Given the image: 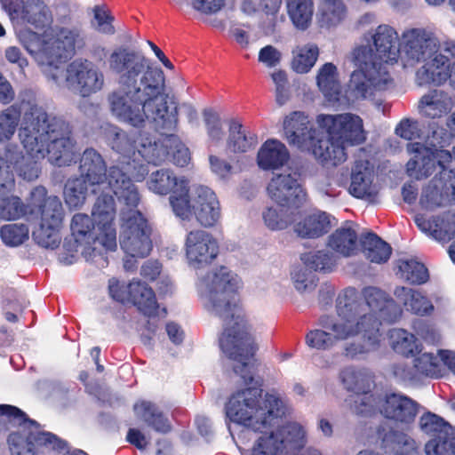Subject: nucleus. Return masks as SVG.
Returning <instances> with one entry per match:
<instances>
[{"instance_id": "c756f323", "label": "nucleus", "mask_w": 455, "mask_h": 455, "mask_svg": "<svg viewBox=\"0 0 455 455\" xmlns=\"http://www.w3.org/2000/svg\"><path fill=\"white\" fill-rule=\"evenodd\" d=\"M454 107L452 97L443 90H433L424 94L419 102V109L422 116L435 119L446 116Z\"/></svg>"}, {"instance_id": "4468645a", "label": "nucleus", "mask_w": 455, "mask_h": 455, "mask_svg": "<svg viewBox=\"0 0 455 455\" xmlns=\"http://www.w3.org/2000/svg\"><path fill=\"white\" fill-rule=\"evenodd\" d=\"M71 238L64 243V249L68 251L69 257H61L60 259L67 264H71L76 253L81 252L87 261H92L99 267H104L108 262L107 259L92 247L99 242L97 235L92 234L93 224L91 218L83 213L75 214L72 218Z\"/></svg>"}, {"instance_id": "5fc2aeb1", "label": "nucleus", "mask_w": 455, "mask_h": 455, "mask_svg": "<svg viewBox=\"0 0 455 455\" xmlns=\"http://www.w3.org/2000/svg\"><path fill=\"white\" fill-rule=\"evenodd\" d=\"M0 237L8 246H19L28 238V228L23 224H7L2 227Z\"/></svg>"}, {"instance_id": "f03ea898", "label": "nucleus", "mask_w": 455, "mask_h": 455, "mask_svg": "<svg viewBox=\"0 0 455 455\" xmlns=\"http://www.w3.org/2000/svg\"><path fill=\"white\" fill-rule=\"evenodd\" d=\"M362 294L364 302L355 301V289H347L338 298L337 315L321 316L320 328L307 333L306 344L310 348L329 350L339 341H345L343 354L352 359L378 350L382 323L395 321L401 311L377 287H365Z\"/></svg>"}, {"instance_id": "473e14b6", "label": "nucleus", "mask_w": 455, "mask_h": 455, "mask_svg": "<svg viewBox=\"0 0 455 455\" xmlns=\"http://www.w3.org/2000/svg\"><path fill=\"white\" fill-rule=\"evenodd\" d=\"M331 217L324 212L313 211L295 223L294 231L302 238H316L331 228Z\"/></svg>"}, {"instance_id": "09e8293b", "label": "nucleus", "mask_w": 455, "mask_h": 455, "mask_svg": "<svg viewBox=\"0 0 455 455\" xmlns=\"http://www.w3.org/2000/svg\"><path fill=\"white\" fill-rule=\"evenodd\" d=\"M391 347L397 353L408 355H414L421 351L417 338L403 329H392L388 332Z\"/></svg>"}, {"instance_id": "338daca9", "label": "nucleus", "mask_w": 455, "mask_h": 455, "mask_svg": "<svg viewBox=\"0 0 455 455\" xmlns=\"http://www.w3.org/2000/svg\"><path fill=\"white\" fill-rule=\"evenodd\" d=\"M395 133L408 140L419 138L420 135L419 123L411 119H403L395 128Z\"/></svg>"}, {"instance_id": "f3484780", "label": "nucleus", "mask_w": 455, "mask_h": 455, "mask_svg": "<svg viewBox=\"0 0 455 455\" xmlns=\"http://www.w3.org/2000/svg\"><path fill=\"white\" fill-rule=\"evenodd\" d=\"M316 121L332 140L346 147L359 145L366 140L363 120L355 114L319 115Z\"/></svg>"}, {"instance_id": "6ab92c4d", "label": "nucleus", "mask_w": 455, "mask_h": 455, "mask_svg": "<svg viewBox=\"0 0 455 455\" xmlns=\"http://www.w3.org/2000/svg\"><path fill=\"white\" fill-rule=\"evenodd\" d=\"M116 214L115 200L105 190L96 199L92 215L98 232L97 239L108 250H114L116 247Z\"/></svg>"}, {"instance_id": "49530a36", "label": "nucleus", "mask_w": 455, "mask_h": 455, "mask_svg": "<svg viewBox=\"0 0 455 455\" xmlns=\"http://www.w3.org/2000/svg\"><path fill=\"white\" fill-rule=\"evenodd\" d=\"M298 208L280 205L267 207L262 212L264 224L270 230H283L289 227L293 220V215Z\"/></svg>"}, {"instance_id": "393cba45", "label": "nucleus", "mask_w": 455, "mask_h": 455, "mask_svg": "<svg viewBox=\"0 0 455 455\" xmlns=\"http://www.w3.org/2000/svg\"><path fill=\"white\" fill-rule=\"evenodd\" d=\"M190 203L191 215L194 214L198 222L204 227H212L220 219V202L215 193L204 186L195 188L194 196Z\"/></svg>"}, {"instance_id": "1a4fd4ad", "label": "nucleus", "mask_w": 455, "mask_h": 455, "mask_svg": "<svg viewBox=\"0 0 455 455\" xmlns=\"http://www.w3.org/2000/svg\"><path fill=\"white\" fill-rule=\"evenodd\" d=\"M82 179L92 194L111 191L120 202L134 206L140 202L137 187L118 165H112L107 173L102 156L94 149H86L80 161Z\"/></svg>"}, {"instance_id": "f257e3e1", "label": "nucleus", "mask_w": 455, "mask_h": 455, "mask_svg": "<svg viewBox=\"0 0 455 455\" xmlns=\"http://www.w3.org/2000/svg\"><path fill=\"white\" fill-rule=\"evenodd\" d=\"M108 69L119 86L108 96L112 115L133 127L153 124L163 132L178 124V107L168 102L164 71L144 54L126 46L114 48L107 58Z\"/></svg>"}, {"instance_id": "72a5a7b5", "label": "nucleus", "mask_w": 455, "mask_h": 455, "mask_svg": "<svg viewBox=\"0 0 455 455\" xmlns=\"http://www.w3.org/2000/svg\"><path fill=\"white\" fill-rule=\"evenodd\" d=\"M289 157L290 155L285 145L277 140L270 139L260 147L257 162L263 170L277 169L284 165Z\"/></svg>"}, {"instance_id": "ea45409f", "label": "nucleus", "mask_w": 455, "mask_h": 455, "mask_svg": "<svg viewBox=\"0 0 455 455\" xmlns=\"http://www.w3.org/2000/svg\"><path fill=\"white\" fill-rule=\"evenodd\" d=\"M319 53V48L315 44L296 45L291 51V69L298 74L308 73L316 63Z\"/></svg>"}, {"instance_id": "b1692460", "label": "nucleus", "mask_w": 455, "mask_h": 455, "mask_svg": "<svg viewBox=\"0 0 455 455\" xmlns=\"http://www.w3.org/2000/svg\"><path fill=\"white\" fill-rule=\"evenodd\" d=\"M283 134L290 145L302 150H309L316 140V131L308 116L300 111H294L285 116Z\"/></svg>"}, {"instance_id": "774afa93", "label": "nucleus", "mask_w": 455, "mask_h": 455, "mask_svg": "<svg viewBox=\"0 0 455 455\" xmlns=\"http://www.w3.org/2000/svg\"><path fill=\"white\" fill-rule=\"evenodd\" d=\"M440 184L444 191L448 192L449 202L455 204V172L451 170H437Z\"/></svg>"}, {"instance_id": "2f4dec72", "label": "nucleus", "mask_w": 455, "mask_h": 455, "mask_svg": "<svg viewBox=\"0 0 455 455\" xmlns=\"http://www.w3.org/2000/svg\"><path fill=\"white\" fill-rule=\"evenodd\" d=\"M357 242L356 226L353 222H346L329 236L328 246L343 257H350L358 250Z\"/></svg>"}, {"instance_id": "c85d7f7f", "label": "nucleus", "mask_w": 455, "mask_h": 455, "mask_svg": "<svg viewBox=\"0 0 455 455\" xmlns=\"http://www.w3.org/2000/svg\"><path fill=\"white\" fill-rule=\"evenodd\" d=\"M441 362L455 375V353L450 350H441L439 356L430 352L419 355L413 361L415 373L437 378L442 375Z\"/></svg>"}, {"instance_id": "37998d69", "label": "nucleus", "mask_w": 455, "mask_h": 455, "mask_svg": "<svg viewBox=\"0 0 455 455\" xmlns=\"http://www.w3.org/2000/svg\"><path fill=\"white\" fill-rule=\"evenodd\" d=\"M396 275L411 283L421 284L428 280L427 267L415 258H401L396 261Z\"/></svg>"}, {"instance_id": "79ce46f5", "label": "nucleus", "mask_w": 455, "mask_h": 455, "mask_svg": "<svg viewBox=\"0 0 455 455\" xmlns=\"http://www.w3.org/2000/svg\"><path fill=\"white\" fill-rule=\"evenodd\" d=\"M448 203V192L444 191L443 185L440 184L439 175L436 172L435 178L423 189L419 205L426 212H434L438 208L446 206Z\"/></svg>"}, {"instance_id": "58836bf2", "label": "nucleus", "mask_w": 455, "mask_h": 455, "mask_svg": "<svg viewBox=\"0 0 455 455\" xmlns=\"http://www.w3.org/2000/svg\"><path fill=\"white\" fill-rule=\"evenodd\" d=\"M286 9L296 29L305 31L311 26L314 15L313 0H286Z\"/></svg>"}, {"instance_id": "4c0bfd02", "label": "nucleus", "mask_w": 455, "mask_h": 455, "mask_svg": "<svg viewBox=\"0 0 455 455\" xmlns=\"http://www.w3.org/2000/svg\"><path fill=\"white\" fill-rule=\"evenodd\" d=\"M257 137L236 121L229 124L227 148L234 153H246L257 145Z\"/></svg>"}, {"instance_id": "de8ad7c7", "label": "nucleus", "mask_w": 455, "mask_h": 455, "mask_svg": "<svg viewBox=\"0 0 455 455\" xmlns=\"http://www.w3.org/2000/svg\"><path fill=\"white\" fill-rule=\"evenodd\" d=\"M362 246L365 257L374 263H384L390 258V245L372 233L362 238Z\"/></svg>"}, {"instance_id": "423d86ee", "label": "nucleus", "mask_w": 455, "mask_h": 455, "mask_svg": "<svg viewBox=\"0 0 455 455\" xmlns=\"http://www.w3.org/2000/svg\"><path fill=\"white\" fill-rule=\"evenodd\" d=\"M19 136L32 159L45 157L56 165L69 164L74 159V144L68 126L56 119H49L43 108L33 105L25 112Z\"/></svg>"}, {"instance_id": "bb28decb", "label": "nucleus", "mask_w": 455, "mask_h": 455, "mask_svg": "<svg viewBox=\"0 0 455 455\" xmlns=\"http://www.w3.org/2000/svg\"><path fill=\"white\" fill-rule=\"evenodd\" d=\"M316 84L323 94L325 99L331 103H344L346 99L347 100H358L351 96L349 88L347 89V95L343 96L341 85L339 79V72L337 67L331 63L327 62L322 65L316 74Z\"/></svg>"}, {"instance_id": "412c9836", "label": "nucleus", "mask_w": 455, "mask_h": 455, "mask_svg": "<svg viewBox=\"0 0 455 455\" xmlns=\"http://www.w3.org/2000/svg\"><path fill=\"white\" fill-rule=\"evenodd\" d=\"M0 4L12 20L35 28H44L52 21L49 8L40 0H0Z\"/></svg>"}, {"instance_id": "5701e85b", "label": "nucleus", "mask_w": 455, "mask_h": 455, "mask_svg": "<svg viewBox=\"0 0 455 455\" xmlns=\"http://www.w3.org/2000/svg\"><path fill=\"white\" fill-rule=\"evenodd\" d=\"M349 193L359 199L373 202L378 196L379 186L376 182L373 164L367 159H357L351 171Z\"/></svg>"}, {"instance_id": "13d9d810", "label": "nucleus", "mask_w": 455, "mask_h": 455, "mask_svg": "<svg viewBox=\"0 0 455 455\" xmlns=\"http://www.w3.org/2000/svg\"><path fill=\"white\" fill-rule=\"evenodd\" d=\"M427 455H455V436L434 438L426 443Z\"/></svg>"}, {"instance_id": "bf43d9fd", "label": "nucleus", "mask_w": 455, "mask_h": 455, "mask_svg": "<svg viewBox=\"0 0 455 455\" xmlns=\"http://www.w3.org/2000/svg\"><path fill=\"white\" fill-rule=\"evenodd\" d=\"M20 114L14 108H8L0 115V141L9 140L15 132Z\"/></svg>"}, {"instance_id": "0eeeda50", "label": "nucleus", "mask_w": 455, "mask_h": 455, "mask_svg": "<svg viewBox=\"0 0 455 455\" xmlns=\"http://www.w3.org/2000/svg\"><path fill=\"white\" fill-rule=\"evenodd\" d=\"M401 52L407 65L422 63L416 72V81L419 85H441L451 75L452 61L440 52V44L435 34L425 28H411L403 32Z\"/></svg>"}, {"instance_id": "6e6552de", "label": "nucleus", "mask_w": 455, "mask_h": 455, "mask_svg": "<svg viewBox=\"0 0 455 455\" xmlns=\"http://www.w3.org/2000/svg\"><path fill=\"white\" fill-rule=\"evenodd\" d=\"M227 418L233 423L254 431L270 427L275 418L285 412L284 403L273 394L262 396V390L256 385L239 389L228 399L225 406Z\"/></svg>"}, {"instance_id": "7c9ffc66", "label": "nucleus", "mask_w": 455, "mask_h": 455, "mask_svg": "<svg viewBox=\"0 0 455 455\" xmlns=\"http://www.w3.org/2000/svg\"><path fill=\"white\" fill-rule=\"evenodd\" d=\"M108 143L112 149L119 155L116 165L120 166L126 176H129L133 182L132 178L133 152H137V144L135 145L134 141L125 132L119 131L117 128L111 130Z\"/></svg>"}, {"instance_id": "a19ab883", "label": "nucleus", "mask_w": 455, "mask_h": 455, "mask_svg": "<svg viewBox=\"0 0 455 455\" xmlns=\"http://www.w3.org/2000/svg\"><path fill=\"white\" fill-rule=\"evenodd\" d=\"M414 221L421 232L438 242H445L455 235L439 217L427 218L424 213H417Z\"/></svg>"}, {"instance_id": "cd10ccee", "label": "nucleus", "mask_w": 455, "mask_h": 455, "mask_svg": "<svg viewBox=\"0 0 455 455\" xmlns=\"http://www.w3.org/2000/svg\"><path fill=\"white\" fill-rule=\"evenodd\" d=\"M391 299L403 314L401 306L411 313L424 315L433 311L434 306L431 301L420 291L405 286H397L394 290L395 301L382 291ZM402 315L395 320L398 321ZM395 323V321H394ZM390 323H393L391 322Z\"/></svg>"}, {"instance_id": "c03bdc74", "label": "nucleus", "mask_w": 455, "mask_h": 455, "mask_svg": "<svg viewBox=\"0 0 455 455\" xmlns=\"http://www.w3.org/2000/svg\"><path fill=\"white\" fill-rule=\"evenodd\" d=\"M136 416L152 427L156 431L167 433L171 430V424L167 418L158 410V408L146 401L137 403L134 405Z\"/></svg>"}, {"instance_id": "dca6fc26", "label": "nucleus", "mask_w": 455, "mask_h": 455, "mask_svg": "<svg viewBox=\"0 0 455 455\" xmlns=\"http://www.w3.org/2000/svg\"><path fill=\"white\" fill-rule=\"evenodd\" d=\"M344 387L353 392L346 400L350 410L358 415H367L374 411L376 397L371 394L374 387L373 376L366 369L347 367L339 374Z\"/></svg>"}, {"instance_id": "2eb2a0df", "label": "nucleus", "mask_w": 455, "mask_h": 455, "mask_svg": "<svg viewBox=\"0 0 455 455\" xmlns=\"http://www.w3.org/2000/svg\"><path fill=\"white\" fill-rule=\"evenodd\" d=\"M408 152L412 155L406 164L407 173L417 180L427 178L437 170L455 172V147L448 150L428 148L419 142L410 143Z\"/></svg>"}, {"instance_id": "9d476101", "label": "nucleus", "mask_w": 455, "mask_h": 455, "mask_svg": "<svg viewBox=\"0 0 455 455\" xmlns=\"http://www.w3.org/2000/svg\"><path fill=\"white\" fill-rule=\"evenodd\" d=\"M0 414L7 416L19 427L16 432L9 435L8 443L12 455H37L39 447H61L60 440L49 432L42 431L36 421L28 419L17 407L0 404Z\"/></svg>"}, {"instance_id": "69168bd1", "label": "nucleus", "mask_w": 455, "mask_h": 455, "mask_svg": "<svg viewBox=\"0 0 455 455\" xmlns=\"http://www.w3.org/2000/svg\"><path fill=\"white\" fill-rule=\"evenodd\" d=\"M258 60L267 68H275L280 64L282 53L273 45H266L259 50Z\"/></svg>"}, {"instance_id": "e2e57ef3", "label": "nucleus", "mask_w": 455, "mask_h": 455, "mask_svg": "<svg viewBox=\"0 0 455 455\" xmlns=\"http://www.w3.org/2000/svg\"><path fill=\"white\" fill-rule=\"evenodd\" d=\"M94 21L92 26L100 33L111 35L115 32L114 27L111 24L112 18L108 12L100 6L93 8Z\"/></svg>"}, {"instance_id": "6e6d98bb", "label": "nucleus", "mask_w": 455, "mask_h": 455, "mask_svg": "<svg viewBox=\"0 0 455 455\" xmlns=\"http://www.w3.org/2000/svg\"><path fill=\"white\" fill-rule=\"evenodd\" d=\"M204 119L210 145L214 147L220 146L222 143L224 133L219 115L212 109H205L204 111Z\"/></svg>"}, {"instance_id": "4d7b16f0", "label": "nucleus", "mask_w": 455, "mask_h": 455, "mask_svg": "<svg viewBox=\"0 0 455 455\" xmlns=\"http://www.w3.org/2000/svg\"><path fill=\"white\" fill-rule=\"evenodd\" d=\"M165 141L168 142L169 156H172V162L178 166L187 165L190 160L188 148L172 134L166 136Z\"/></svg>"}, {"instance_id": "9b49d317", "label": "nucleus", "mask_w": 455, "mask_h": 455, "mask_svg": "<svg viewBox=\"0 0 455 455\" xmlns=\"http://www.w3.org/2000/svg\"><path fill=\"white\" fill-rule=\"evenodd\" d=\"M30 214L39 219L38 227L33 231L36 243L46 249H55L61 242L60 230L64 217V209L60 198L56 196L46 197L44 188H36L32 192Z\"/></svg>"}, {"instance_id": "4be33fe9", "label": "nucleus", "mask_w": 455, "mask_h": 455, "mask_svg": "<svg viewBox=\"0 0 455 455\" xmlns=\"http://www.w3.org/2000/svg\"><path fill=\"white\" fill-rule=\"evenodd\" d=\"M267 194L275 203L289 207L299 208L306 201V192L295 173L275 175L267 186Z\"/></svg>"}, {"instance_id": "39448f33", "label": "nucleus", "mask_w": 455, "mask_h": 455, "mask_svg": "<svg viewBox=\"0 0 455 455\" xmlns=\"http://www.w3.org/2000/svg\"><path fill=\"white\" fill-rule=\"evenodd\" d=\"M397 31L387 24L379 25L363 36V43L353 49L350 60L356 67L349 80V92L355 99L378 101L394 86L388 64L400 54Z\"/></svg>"}, {"instance_id": "a878e982", "label": "nucleus", "mask_w": 455, "mask_h": 455, "mask_svg": "<svg viewBox=\"0 0 455 455\" xmlns=\"http://www.w3.org/2000/svg\"><path fill=\"white\" fill-rule=\"evenodd\" d=\"M376 408L386 418L405 424L412 422L418 412V405L414 401L396 393L376 398Z\"/></svg>"}, {"instance_id": "a18cd8bd", "label": "nucleus", "mask_w": 455, "mask_h": 455, "mask_svg": "<svg viewBox=\"0 0 455 455\" xmlns=\"http://www.w3.org/2000/svg\"><path fill=\"white\" fill-rule=\"evenodd\" d=\"M260 432L251 449V455H281L283 451V436L274 429Z\"/></svg>"}, {"instance_id": "680f3d73", "label": "nucleus", "mask_w": 455, "mask_h": 455, "mask_svg": "<svg viewBox=\"0 0 455 455\" xmlns=\"http://www.w3.org/2000/svg\"><path fill=\"white\" fill-rule=\"evenodd\" d=\"M108 291L110 296L116 301L125 303L131 302L133 291H132V282L124 283L117 279L112 278L108 283Z\"/></svg>"}, {"instance_id": "e433bc0d", "label": "nucleus", "mask_w": 455, "mask_h": 455, "mask_svg": "<svg viewBox=\"0 0 455 455\" xmlns=\"http://www.w3.org/2000/svg\"><path fill=\"white\" fill-rule=\"evenodd\" d=\"M346 148V146L329 136V139L326 140L316 139L309 150L321 162L338 164L347 159Z\"/></svg>"}, {"instance_id": "a211bd4d", "label": "nucleus", "mask_w": 455, "mask_h": 455, "mask_svg": "<svg viewBox=\"0 0 455 455\" xmlns=\"http://www.w3.org/2000/svg\"><path fill=\"white\" fill-rule=\"evenodd\" d=\"M184 250L188 265L199 270L212 264L217 258L219 244L212 234L197 229L187 234Z\"/></svg>"}, {"instance_id": "7ed1b4c3", "label": "nucleus", "mask_w": 455, "mask_h": 455, "mask_svg": "<svg viewBox=\"0 0 455 455\" xmlns=\"http://www.w3.org/2000/svg\"><path fill=\"white\" fill-rule=\"evenodd\" d=\"M241 280L226 267H219L199 277L197 291L204 308L225 321L220 338L224 354L234 359L235 373L245 384H251L252 357L258 350L252 333V324L246 314L238 307L237 291Z\"/></svg>"}, {"instance_id": "f704fd0d", "label": "nucleus", "mask_w": 455, "mask_h": 455, "mask_svg": "<svg viewBox=\"0 0 455 455\" xmlns=\"http://www.w3.org/2000/svg\"><path fill=\"white\" fill-rule=\"evenodd\" d=\"M132 291H133L131 302L138 307L144 315L148 316L165 315V310H159L153 290L145 283L140 281L132 282Z\"/></svg>"}, {"instance_id": "603ef678", "label": "nucleus", "mask_w": 455, "mask_h": 455, "mask_svg": "<svg viewBox=\"0 0 455 455\" xmlns=\"http://www.w3.org/2000/svg\"><path fill=\"white\" fill-rule=\"evenodd\" d=\"M281 436H283V449H301L307 443V432L298 423H290L280 428L275 429Z\"/></svg>"}, {"instance_id": "ddd939ff", "label": "nucleus", "mask_w": 455, "mask_h": 455, "mask_svg": "<svg viewBox=\"0 0 455 455\" xmlns=\"http://www.w3.org/2000/svg\"><path fill=\"white\" fill-rule=\"evenodd\" d=\"M148 188L157 195L171 194L169 201L174 214L182 219L189 220L191 215L188 196L189 181L183 176H177L170 169H159L153 172L148 180Z\"/></svg>"}, {"instance_id": "8fccbe9b", "label": "nucleus", "mask_w": 455, "mask_h": 455, "mask_svg": "<svg viewBox=\"0 0 455 455\" xmlns=\"http://www.w3.org/2000/svg\"><path fill=\"white\" fill-rule=\"evenodd\" d=\"M419 425L422 432L435 435L438 439H443V436H455V429L443 419L431 412L423 414Z\"/></svg>"}, {"instance_id": "052dcab7", "label": "nucleus", "mask_w": 455, "mask_h": 455, "mask_svg": "<svg viewBox=\"0 0 455 455\" xmlns=\"http://www.w3.org/2000/svg\"><path fill=\"white\" fill-rule=\"evenodd\" d=\"M392 442L395 444V455H417L418 444L407 434L394 432Z\"/></svg>"}, {"instance_id": "3c124183", "label": "nucleus", "mask_w": 455, "mask_h": 455, "mask_svg": "<svg viewBox=\"0 0 455 455\" xmlns=\"http://www.w3.org/2000/svg\"><path fill=\"white\" fill-rule=\"evenodd\" d=\"M302 260L307 267L315 270L330 272L337 267L339 256L328 251L322 250L304 254Z\"/></svg>"}, {"instance_id": "f8f14e48", "label": "nucleus", "mask_w": 455, "mask_h": 455, "mask_svg": "<svg viewBox=\"0 0 455 455\" xmlns=\"http://www.w3.org/2000/svg\"><path fill=\"white\" fill-rule=\"evenodd\" d=\"M125 204L121 210L120 244L124 252L132 258L146 257L152 250V228L148 220L134 205Z\"/></svg>"}, {"instance_id": "c9c22d12", "label": "nucleus", "mask_w": 455, "mask_h": 455, "mask_svg": "<svg viewBox=\"0 0 455 455\" xmlns=\"http://www.w3.org/2000/svg\"><path fill=\"white\" fill-rule=\"evenodd\" d=\"M347 15L343 0H319L316 19L321 28H334L340 24Z\"/></svg>"}, {"instance_id": "864d4df0", "label": "nucleus", "mask_w": 455, "mask_h": 455, "mask_svg": "<svg viewBox=\"0 0 455 455\" xmlns=\"http://www.w3.org/2000/svg\"><path fill=\"white\" fill-rule=\"evenodd\" d=\"M88 191H90V188L82 179L76 178L68 180L64 189L66 204L69 208L82 206L85 202Z\"/></svg>"}, {"instance_id": "20e7f679", "label": "nucleus", "mask_w": 455, "mask_h": 455, "mask_svg": "<svg viewBox=\"0 0 455 455\" xmlns=\"http://www.w3.org/2000/svg\"><path fill=\"white\" fill-rule=\"evenodd\" d=\"M20 43L40 67L47 80L66 87L83 98L101 92L106 84L103 71L92 60L78 58L61 67L60 59L84 46L78 29L57 28L39 35L30 29L16 32Z\"/></svg>"}, {"instance_id": "aec40b11", "label": "nucleus", "mask_w": 455, "mask_h": 455, "mask_svg": "<svg viewBox=\"0 0 455 455\" xmlns=\"http://www.w3.org/2000/svg\"><path fill=\"white\" fill-rule=\"evenodd\" d=\"M167 135L162 134L158 140L149 137L140 136L137 141V152H133V166L132 178L133 181L140 182L148 173V169L143 161L148 164H159L169 156Z\"/></svg>"}, {"instance_id": "0e129e2a", "label": "nucleus", "mask_w": 455, "mask_h": 455, "mask_svg": "<svg viewBox=\"0 0 455 455\" xmlns=\"http://www.w3.org/2000/svg\"><path fill=\"white\" fill-rule=\"evenodd\" d=\"M271 78L275 84V97L279 105H283L288 99L287 76L283 70H275L271 74Z\"/></svg>"}]
</instances>
